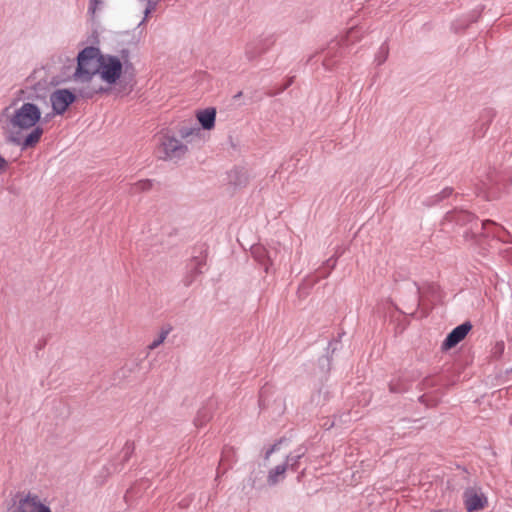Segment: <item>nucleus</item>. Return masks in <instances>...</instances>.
Masks as SVG:
<instances>
[{"mask_svg":"<svg viewBox=\"0 0 512 512\" xmlns=\"http://www.w3.org/2000/svg\"><path fill=\"white\" fill-rule=\"evenodd\" d=\"M40 108L33 103H24L8 116L12 129L11 140L22 149L35 147L41 140L44 130L37 126L41 119Z\"/></svg>","mask_w":512,"mask_h":512,"instance_id":"f257e3e1","label":"nucleus"},{"mask_svg":"<svg viewBox=\"0 0 512 512\" xmlns=\"http://www.w3.org/2000/svg\"><path fill=\"white\" fill-rule=\"evenodd\" d=\"M102 57L100 50L93 46L84 48L78 54L74 80L83 85L80 89L83 97L91 98L95 94L107 92V88L97 80Z\"/></svg>","mask_w":512,"mask_h":512,"instance_id":"f03ea898","label":"nucleus"},{"mask_svg":"<svg viewBox=\"0 0 512 512\" xmlns=\"http://www.w3.org/2000/svg\"><path fill=\"white\" fill-rule=\"evenodd\" d=\"M188 153V147L181 140L169 133L160 135L155 154L160 160L180 159Z\"/></svg>","mask_w":512,"mask_h":512,"instance_id":"7ed1b4c3","label":"nucleus"},{"mask_svg":"<svg viewBox=\"0 0 512 512\" xmlns=\"http://www.w3.org/2000/svg\"><path fill=\"white\" fill-rule=\"evenodd\" d=\"M122 71L123 65L117 56L103 54L97 77L106 84L108 91L120 79Z\"/></svg>","mask_w":512,"mask_h":512,"instance_id":"20e7f679","label":"nucleus"},{"mask_svg":"<svg viewBox=\"0 0 512 512\" xmlns=\"http://www.w3.org/2000/svg\"><path fill=\"white\" fill-rule=\"evenodd\" d=\"M9 512H52L36 494L28 493L22 496Z\"/></svg>","mask_w":512,"mask_h":512,"instance_id":"39448f33","label":"nucleus"},{"mask_svg":"<svg viewBox=\"0 0 512 512\" xmlns=\"http://www.w3.org/2000/svg\"><path fill=\"white\" fill-rule=\"evenodd\" d=\"M464 504L468 512H474L484 509L487 504L486 496L478 488H468L463 494Z\"/></svg>","mask_w":512,"mask_h":512,"instance_id":"423d86ee","label":"nucleus"},{"mask_svg":"<svg viewBox=\"0 0 512 512\" xmlns=\"http://www.w3.org/2000/svg\"><path fill=\"white\" fill-rule=\"evenodd\" d=\"M75 100V95L67 89H59L50 96L52 108L56 114H63Z\"/></svg>","mask_w":512,"mask_h":512,"instance_id":"0eeeda50","label":"nucleus"},{"mask_svg":"<svg viewBox=\"0 0 512 512\" xmlns=\"http://www.w3.org/2000/svg\"><path fill=\"white\" fill-rule=\"evenodd\" d=\"M471 328L472 325L469 322H465L454 328L446 337L443 343V348L451 349L452 347L456 346L466 337Z\"/></svg>","mask_w":512,"mask_h":512,"instance_id":"6e6552de","label":"nucleus"},{"mask_svg":"<svg viewBox=\"0 0 512 512\" xmlns=\"http://www.w3.org/2000/svg\"><path fill=\"white\" fill-rule=\"evenodd\" d=\"M196 119L200 123L201 127L204 130H212L215 127L216 121V109L215 108H206L203 110H198L195 114Z\"/></svg>","mask_w":512,"mask_h":512,"instance_id":"1a4fd4ad","label":"nucleus"},{"mask_svg":"<svg viewBox=\"0 0 512 512\" xmlns=\"http://www.w3.org/2000/svg\"><path fill=\"white\" fill-rule=\"evenodd\" d=\"M153 186V182L150 179H142L131 185L130 192L133 194L149 191Z\"/></svg>","mask_w":512,"mask_h":512,"instance_id":"9d476101","label":"nucleus"},{"mask_svg":"<svg viewBox=\"0 0 512 512\" xmlns=\"http://www.w3.org/2000/svg\"><path fill=\"white\" fill-rule=\"evenodd\" d=\"M182 139L188 140L189 138H200L201 130L198 127H182L179 130Z\"/></svg>","mask_w":512,"mask_h":512,"instance_id":"9b49d317","label":"nucleus"},{"mask_svg":"<svg viewBox=\"0 0 512 512\" xmlns=\"http://www.w3.org/2000/svg\"><path fill=\"white\" fill-rule=\"evenodd\" d=\"M170 331H171V327L162 329L160 334H159V336H158V338L153 340V342L151 344H149L148 348L150 350H154L159 345H161L165 341V339L167 338V336L170 333Z\"/></svg>","mask_w":512,"mask_h":512,"instance_id":"f8f14e48","label":"nucleus"},{"mask_svg":"<svg viewBox=\"0 0 512 512\" xmlns=\"http://www.w3.org/2000/svg\"><path fill=\"white\" fill-rule=\"evenodd\" d=\"M285 471H286L285 465L276 466L274 469H272L270 471L269 481L273 484L276 483L278 481V477L282 476L285 473Z\"/></svg>","mask_w":512,"mask_h":512,"instance_id":"ddd939ff","label":"nucleus"},{"mask_svg":"<svg viewBox=\"0 0 512 512\" xmlns=\"http://www.w3.org/2000/svg\"><path fill=\"white\" fill-rule=\"evenodd\" d=\"M210 418V413H208L206 410H200L194 420L195 425L201 427L205 425L210 420Z\"/></svg>","mask_w":512,"mask_h":512,"instance_id":"4468645a","label":"nucleus"},{"mask_svg":"<svg viewBox=\"0 0 512 512\" xmlns=\"http://www.w3.org/2000/svg\"><path fill=\"white\" fill-rule=\"evenodd\" d=\"M9 167V162L3 156L0 155V175L4 174Z\"/></svg>","mask_w":512,"mask_h":512,"instance_id":"2eb2a0df","label":"nucleus"},{"mask_svg":"<svg viewBox=\"0 0 512 512\" xmlns=\"http://www.w3.org/2000/svg\"><path fill=\"white\" fill-rule=\"evenodd\" d=\"M90 8L89 10L92 12V13H95V10L97 8V5L99 4V0H90Z\"/></svg>","mask_w":512,"mask_h":512,"instance_id":"dca6fc26","label":"nucleus"},{"mask_svg":"<svg viewBox=\"0 0 512 512\" xmlns=\"http://www.w3.org/2000/svg\"><path fill=\"white\" fill-rule=\"evenodd\" d=\"M497 224L491 220H485L482 223L483 229H488V226H496Z\"/></svg>","mask_w":512,"mask_h":512,"instance_id":"f3484780","label":"nucleus"},{"mask_svg":"<svg viewBox=\"0 0 512 512\" xmlns=\"http://www.w3.org/2000/svg\"><path fill=\"white\" fill-rule=\"evenodd\" d=\"M155 4H152L151 2L148 3L147 8L145 9V17H147L152 10H154Z\"/></svg>","mask_w":512,"mask_h":512,"instance_id":"a211bd4d","label":"nucleus"}]
</instances>
